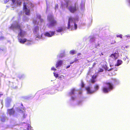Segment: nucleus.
I'll return each mask as SVG.
<instances>
[{
  "mask_svg": "<svg viewBox=\"0 0 130 130\" xmlns=\"http://www.w3.org/2000/svg\"><path fill=\"white\" fill-rule=\"evenodd\" d=\"M71 65H68V66H67L66 67V69H67L68 68H69L70 66Z\"/></svg>",
  "mask_w": 130,
  "mask_h": 130,
  "instance_id": "72a5a7b5",
  "label": "nucleus"
},
{
  "mask_svg": "<svg viewBox=\"0 0 130 130\" xmlns=\"http://www.w3.org/2000/svg\"><path fill=\"white\" fill-rule=\"evenodd\" d=\"M78 19L79 17L78 16L76 17V18H73L71 17L69 18L67 28L68 29L71 28V30H73V29L70 26V23L71 22H72L73 20L75 21H78Z\"/></svg>",
  "mask_w": 130,
  "mask_h": 130,
  "instance_id": "20e7f679",
  "label": "nucleus"
},
{
  "mask_svg": "<svg viewBox=\"0 0 130 130\" xmlns=\"http://www.w3.org/2000/svg\"><path fill=\"white\" fill-rule=\"evenodd\" d=\"M23 8H27V7L26 6V3H24V7H23Z\"/></svg>",
  "mask_w": 130,
  "mask_h": 130,
  "instance_id": "c85d7f7f",
  "label": "nucleus"
},
{
  "mask_svg": "<svg viewBox=\"0 0 130 130\" xmlns=\"http://www.w3.org/2000/svg\"><path fill=\"white\" fill-rule=\"evenodd\" d=\"M116 42L115 41V40H113L111 42V44H114Z\"/></svg>",
  "mask_w": 130,
  "mask_h": 130,
  "instance_id": "a878e982",
  "label": "nucleus"
},
{
  "mask_svg": "<svg viewBox=\"0 0 130 130\" xmlns=\"http://www.w3.org/2000/svg\"><path fill=\"white\" fill-rule=\"evenodd\" d=\"M92 79H95L96 77V76L93 75L92 76Z\"/></svg>",
  "mask_w": 130,
  "mask_h": 130,
  "instance_id": "393cba45",
  "label": "nucleus"
},
{
  "mask_svg": "<svg viewBox=\"0 0 130 130\" xmlns=\"http://www.w3.org/2000/svg\"><path fill=\"white\" fill-rule=\"evenodd\" d=\"M78 61V59H76L75 60L73 61V62H76L77 61Z\"/></svg>",
  "mask_w": 130,
  "mask_h": 130,
  "instance_id": "f704fd0d",
  "label": "nucleus"
},
{
  "mask_svg": "<svg viewBox=\"0 0 130 130\" xmlns=\"http://www.w3.org/2000/svg\"><path fill=\"white\" fill-rule=\"evenodd\" d=\"M24 10L25 12L26 15H29L30 14V10L29 9H23Z\"/></svg>",
  "mask_w": 130,
  "mask_h": 130,
  "instance_id": "6e6552de",
  "label": "nucleus"
},
{
  "mask_svg": "<svg viewBox=\"0 0 130 130\" xmlns=\"http://www.w3.org/2000/svg\"><path fill=\"white\" fill-rule=\"evenodd\" d=\"M84 86H85V85H84V83L83 82H81V87L82 88H83L84 87Z\"/></svg>",
  "mask_w": 130,
  "mask_h": 130,
  "instance_id": "b1692460",
  "label": "nucleus"
},
{
  "mask_svg": "<svg viewBox=\"0 0 130 130\" xmlns=\"http://www.w3.org/2000/svg\"><path fill=\"white\" fill-rule=\"evenodd\" d=\"M122 62V61L121 60H118L117 61V63L115 65V66H119L121 64Z\"/></svg>",
  "mask_w": 130,
  "mask_h": 130,
  "instance_id": "9d476101",
  "label": "nucleus"
},
{
  "mask_svg": "<svg viewBox=\"0 0 130 130\" xmlns=\"http://www.w3.org/2000/svg\"><path fill=\"white\" fill-rule=\"evenodd\" d=\"M7 112L10 115H13L14 114L15 111L13 108L10 109H8L7 110Z\"/></svg>",
  "mask_w": 130,
  "mask_h": 130,
  "instance_id": "423d86ee",
  "label": "nucleus"
},
{
  "mask_svg": "<svg viewBox=\"0 0 130 130\" xmlns=\"http://www.w3.org/2000/svg\"><path fill=\"white\" fill-rule=\"evenodd\" d=\"M24 32H22V30H21L20 33L19 34V35L21 37H23L24 36Z\"/></svg>",
  "mask_w": 130,
  "mask_h": 130,
  "instance_id": "9b49d317",
  "label": "nucleus"
},
{
  "mask_svg": "<svg viewBox=\"0 0 130 130\" xmlns=\"http://www.w3.org/2000/svg\"><path fill=\"white\" fill-rule=\"evenodd\" d=\"M51 34L49 32H45L44 35L46 36H47L48 37H51L52 36L54 35L55 33V32L54 31H50Z\"/></svg>",
  "mask_w": 130,
  "mask_h": 130,
  "instance_id": "39448f33",
  "label": "nucleus"
},
{
  "mask_svg": "<svg viewBox=\"0 0 130 130\" xmlns=\"http://www.w3.org/2000/svg\"><path fill=\"white\" fill-rule=\"evenodd\" d=\"M58 77V79L61 80L62 79V77L61 76H59Z\"/></svg>",
  "mask_w": 130,
  "mask_h": 130,
  "instance_id": "2f4dec72",
  "label": "nucleus"
},
{
  "mask_svg": "<svg viewBox=\"0 0 130 130\" xmlns=\"http://www.w3.org/2000/svg\"><path fill=\"white\" fill-rule=\"evenodd\" d=\"M117 37H119L121 39L122 38V35L121 34H120L119 35H117L116 36Z\"/></svg>",
  "mask_w": 130,
  "mask_h": 130,
  "instance_id": "aec40b11",
  "label": "nucleus"
},
{
  "mask_svg": "<svg viewBox=\"0 0 130 130\" xmlns=\"http://www.w3.org/2000/svg\"><path fill=\"white\" fill-rule=\"evenodd\" d=\"M63 63V61L61 60H60L57 61L56 64V68H58Z\"/></svg>",
  "mask_w": 130,
  "mask_h": 130,
  "instance_id": "0eeeda50",
  "label": "nucleus"
},
{
  "mask_svg": "<svg viewBox=\"0 0 130 130\" xmlns=\"http://www.w3.org/2000/svg\"><path fill=\"white\" fill-rule=\"evenodd\" d=\"M53 74H54V76L56 78H57V77H58L59 75L58 74H57L55 72H54Z\"/></svg>",
  "mask_w": 130,
  "mask_h": 130,
  "instance_id": "a211bd4d",
  "label": "nucleus"
},
{
  "mask_svg": "<svg viewBox=\"0 0 130 130\" xmlns=\"http://www.w3.org/2000/svg\"><path fill=\"white\" fill-rule=\"evenodd\" d=\"M40 18H41V16H39V19H40Z\"/></svg>",
  "mask_w": 130,
  "mask_h": 130,
  "instance_id": "c03bdc74",
  "label": "nucleus"
},
{
  "mask_svg": "<svg viewBox=\"0 0 130 130\" xmlns=\"http://www.w3.org/2000/svg\"><path fill=\"white\" fill-rule=\"evenodd\" d=\"M80 5H81L82 8H84V7L85 4L84 3L82 2L81 3Z\"/></svg>",
  "mask_w": 130,
  "mask_h": 130,
  "instance_id": "5701e85b",
  "label": "nucleus"
},
{
  "mask_svg": "<svg viewBox=\"0 0 130 130\" xmlns=\"http://www.w3.org/2000/svg\"><path fill=\"white\" fill-rule=\"evenodd\" d=\"M26 117L25 116V115L24 114V115H23V118H25Z\"/></svg>",
  "mask_w": 130,
  "mask_h": 130,
  "instance_id": "4c0bfd02",
  "label": "nucleus"
},
{
  "mask_svg": "<svg viewBox=\"0 0 130 130\" xmlns=\"http://www.w3.org/2000/svg\"><path fill=\"white\" fill-rule=\"evenodd\" d=\"M73 63H74V62H73V61L72 62H70V64H72Z\"/></svg>",
  "mask_w": 130,
  "mask_h": 130,
  "instance_id": "a19ab883",
  "label": "nucleus"
},
{
  "mask_svg": "<svg viewBox=\"0 0 130 130\" xmlns=\"http://www.w3.org/2000/svg\"><path fill=\"white\" fill-rule=\"evenodd\" d=\"M70 11L72 13H74L76 11V9H69Z\"/></svg>",
  "mask_w": 130,
  "mask_h": 130,
  "instance_id": "4468645a",
  "label": "nucleus"
},
{
  "mask_svg": "<svg viewBox=\"0 0 130 130\" xmlns=\"http://www.w3.org/2000/svg\"><path fill=\"white\" fill-rule=\"evenodd\" d=\"M99 88V86L98 84H96L94 86L93 90H91L89 87H88L86 88L87 93L89 94H92L97 91Z\"/></svg>",
  "mask_w": 130,
  "mask_h": 130,
  "instance_id": "7ed1b4c3",
  "label": "nucleus"
},
{
  "mask_svg": "<svg viewBox=\"0 0 130 130\" xmlns=\"http://www.w3.org/2000/svg\"><path fill=\"white\" fill-rule=\"evenodd\" d=\"M16 27L17 28H18L20 29V30H22L21 28V26L20 25H17L16 26Z\"/></svg>",
  "mask_w": 130,
  "mask_h": 130,
  "instance_id": "f3484780",
  "label": "nucleus"
},
{
  "mask_svg": "<svg viewBox=\"0 0 130 130\" xmlns=\"http://www.w3.org/2000/svg\"><path fill=\"white\" fill-rule=\"evenodd\" d=\"M19 41L21 43H24L27 40L26 39H24L22 40L21 39H18Z\"/></svg>",
  "mask_w": 130,
  "mask_h": 130,
  "instance_id": "1a4fd4ad",
  "label": "nucleus"
},
{
  "mask_svg": "<svg viewBox=\"0 0 130 130\" xmlns=\"http://www.w3.org/2000/svg\"><path fill=\"white\" fill-rule=\"evenodd\" d=\"M35 30H38L39 29V27L38 26H36L35 28Z\"/></svg>",
  "mask_w": 130,
  "mask_h": 130,
  "instance_id": "cd10ccee",
  "label": "nucleus"
},
{
  "mask_svg": "<svg viewBox=\"0 0 130 130\" xmlns=\"http://www.w3.org/2000/svg\"><path fill=\"white\" fill-rule=\"evenodd\" d=\"M96 80L94 79H92L90 80V82L94 84Z\"/></svg>",
  "mask_w": 130,
  "mask_h": 130,
  "instance_id": "6ab92c4d",
  "label": "nucleus"
},
{
  "mask_svg": "<svg viewBox=\"0 0 130 130\" xmlns=\"http://www.w3.org/2000/svg\"><path fill=\"white\" fill-rule=\"evenodd\" d=\"M70 54L73 55L76 53V52L74 50H72L70 51Z\"/></svg>",
  "mask_w": 130,
  "mask_h": 130,
  "instance_id": "2eb2a0df",
  "label": "nucleus"
},
{
  "mask_svg": "<svg viewBox=\"0 0 130 130\" xmlns=\"http://www.w3.org/2000/svg\"><path fill=\"white\" fill-rule=\"evenodd\" d=\"M71 99L73 100H74L75 99V98L74 97L72 96L71 97Z\"/></svg>",
  "mask_w": 130,
  "mask_h": 130,
  "instance_id": "473e14b6",
  "label": "nucleus"
},
{
  "mask_svg": "<svg viewBox=\"0 0 130 130\" xmlns=\"http://www.w3.org/2000/svg\"><path fill=\"white\" fill-rule=\"evenodd\" d=\"M41 21H42V20H41Z\"/></svg>",
  "mask_w": 130,
  "mask_h": 130,
  "instance_id": "a18cd8bd",
  "label": "nucleus"
},
{
  "mask_svg": "<svg viewBox=\"0 0 130 130\" xmlns=\"http://www.w3.org/2000/svg\"><path fill=\"white\" fill-rule=\"evenodd\" d=\"M81 102H82V101H79L78 102V104H80V103H81Z\"/></svg>",
  "mask_w": 130,
  "mask_h": 130,
  "instance_id": "c9c22d12",
  "label": "nucleus"
},
{
  "mask_svg": "<svg viewBox=\"0 0 130 130\" xmlns=\"http://www.w3.org/2000/svg\"><path fill=\"white\" fill-rule=\"evenodd\" d=\"M112 73V74H111V75H115V74H116V73Z\"/></svg>",
  "mask_w": 130,
  "mask_h": 130,
  "instance_id": "58836bf2",
  "label": "nucleus"
},
{
  "mask_svg": "<svg viewBox=\"0 0 130 130\" xmlns=\"http://www.w3.org/2000/svg\"><path fill=\"white\" fill-rule=\"evenodd\" d=\"M52 70L56 71V69L54 68V67H52L51 68V69Z\"/></svg>",
  "mask_w": 130,
  "mask_h": 130,
  "instance_id": "c756f323",
  "label": "nucleus"
},
{
  "mask_svg": "<svg viewBox=\"0 0 130 130\" xmlns=\"http://www.w3.org/2000/svg\"><path fill=\"white\" fill-rule=\"evenodd\" d=\"M4 39V37L3 36L0 37V41L3 40Z\"/></svg>",
  "mask_w": 130,
  "mask_h": 130,
  "instance_id": "4be33fe9",
  "label": "nucleus"
},
{
  "mask_svg": "<svg viewBox=\"0 0 130 130\" xmlns=\"http://www.w3.org/2000/svg\"><path fill=\"white\" fill-rule=\"evenodd\" d=\"M75 90L74 89H73L71 91V94H73L74 93V91Z\"/></svg>",
  "mask_w": 130,
  "mask_h": 130,
  "instance_id": "bb28decb",
  "label": "nucleus"
},
{
  "mask_svg": "<svg viewBox=\"0 0 130 130\" xmlns=\"http://www.w3.org/2000/svg\"><path fill=\"white\" fill-rule=\"evenodd\" d=\"M105 84L106 85L107 87L104 86L102 88V90L104 92L108 93L113 89V85L112 82H106Z\"/></svg>",
  "mask_w": 130,
  "mask_h": 130,
  "instance_id": "f257e3e1",
  "label": "nucleus"
},
{
  "mask_svg": "<svg viewBox=\"0 0 130 130\" xmlns=\"http://www.w3.org/2000/svg\"><path fill=\"white\" fill-rule=\"evenodd\" d=\"M15 0H12L13 3H14L15 2Z\"/></svg>",
  "mask_w": 130,
  "mask_h": 130,
  "instance_id": "37998d69",
  "label": "nucleus"
},
{
  "mask_svg": "<svg viewBox=\"0 0 130 130\" xmlns=\"http://www.w3.org/2000/svg\"><path fill=\"white\" fill-rule=\"evenodd\" d=\"M103 71V70L102 69H100L98 71L99 72H102Z\"/></svg>",
  "mask_w": 130,
  "mask_h": 130,
  "instance_id": "7c9ffc66",
  "label": "nucleus"
},
{
  "mask_svg": "<svg viewBox=\"0 0 130 130\" xmlns=\"http://www.w3.org/2000/svg\"><path fill=\"white\" fill-rule=\"evenodd\" d=\"M100 55H103V53L102 52L101 53V54Z\"/></svg>",
  "mask_w": 130,
  "mask_h": 130,
  "instance_id": "79ce46f5",
  "label": "nucleus"
},
{
  "mask_svg": "<svg viewBox=\"0 0 130 130\" xmlns=\"http://www.w3.org/2000/svg\"><path fill=\"white\" fill-rule=\"evenodd\" d=\"M129 46L128 45H127V46H126L125 47L126 48H127V47H129Z\"/></svg>",
  "mask_w": 130,
  "mask_h": 130,
  "instance_id": "ea45409f",
  "label": "nucleus"
},
{
  "mask_svg": "<svg viewBox=\"0 0 130 130\" xmlns=\"http://www.w3.org/2000/svg\"><path fill=\"white\" fill-rule=\"evenodd\" d=\"M116 53L112 54L110 56L111 58H114L115 59L116 58Z\"/></svg>",
  "mask_w": 130,
  "mask_h": 130,
  "instance_id": "f8f14e48",
  "label": "nucleus"
},
{
  "mask_svg": "<svg viewBox=\"0 0 130 130\" xmlns=\"http://www.w3.org/2000/svg\"><path fill=\"white\" fill-rule=\"evenodd\" d=\"M81 54L80 53H78L77 54V56H79V55H81Z\"/></svg>",
  "mask_w": 130,
  "mask_h": 130,
  "instance_id": "e433bc0d",
  "label": "nucleus"
},
{
  "mask_svg": "<svg viewBox=\"0 0 130 130\" xmlns=\"http://www.w3.org/2000/svg\"><path fill=\"white\" fill-rule=\"evenodd\" d=\"M108 71H111V72H114V71H117L116 69H115V68H111L108 70Z\"/></svg>",
  "mask_w": 130,
  "mask_h": 130,
  "instance_id": "dca6fc26",
  "label": "nucleus"
},
{
  "mask_svg": "<svg viewBox=\"0 0 130 130\" xmlns=\"http://www.w3.org/2000/svg\"><path fill=\"white\" fill-rule=\"evenodd\" d=\"M47 20L50 22V23L48 25V26L49 28L54 26L57 24V21L55 20L52 15H50L48 16Z\"/></svg>",
  "mask_w": 130,
  "mask_h": 130,
  "instance_id": "f03ea898",
  "label": "nucleus"
},
{
  "mask_svg": "<svg viewBox=\"0 0 130 130\" xmlns=\"http://www.w3.org/2000/svg\"><path fill=\"white\" fill-rule=\"evenodd\" d=\"M63 30V29L62 27H59L58 29L56 30L58 32H61Z\"/></svg>",
  "mask_w": 130,
  "mask_h": 130,
  "instance_id": "ddd939ff",
  "label": "nucleus"
},
{
  "mask_svg": "<svg viewBox=\"0 0 130 130\" xmlns=\"http://www.w3.org/2000/svg\"><path fill=\"white\" fill-rule=\"evenodd\" d=\"M77 27V25L75 23V22L74 23V29H76Z\"/></svg>",
  "mask_w": 130,
  "mask_h": 130,
  "instance_id": "412c9836",
  "label": "nucleus"
}]
</instances>
